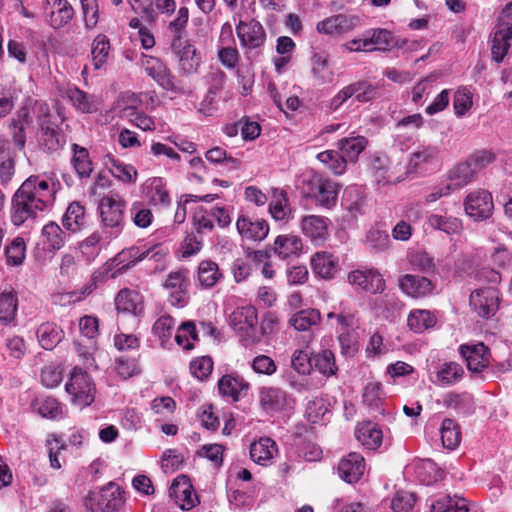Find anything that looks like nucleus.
<instances>
[{
  "label": "nucleus",
  "instance_id": "2",
  "mask_svg": "<svg viewBox=\"0 0 512 512\" xmlns=\"http://www.w3.org/2000/svg\"><path fill=\"white\" fill-rule=\"evenodd\" d=\"M39 125L38 143L47 152H55L65 144V136L59 126L52 121L49 106L45 103L39 104L37 116Z\"/></svg>",
  "mask_w": 512,
  "mask_h": 512
},
{
  "label": "nucleus",
  "instance_id": "29",
  "mask_svg": "<svg viewBox=\"0 0 512 512\" xmlns=\"http://www.w3.org/2000/svg\"><path fill=\"white\" fill-rule=\"evenodd\" d=\"M313 272L324 279H331L338 271V259L327 252H317L311 259Z\"/></svg>",
  "mask_w": 512,
  "mask_h": 512
},
{
  "label": "nucleus",
  "instance_id": "36",
  "mask_svg": "<svg viewBox=\"0 0 512 512\" xmlns=\"http://www.w3.org/2000/svg\"><path fill=\"white\" fill-rule=\"evenodd\" d=\"M436 317L429 310L417 309L410 312L407 325L415 333H422L436 324Z\"/></svg>",
  "mask_w": 512,
  "mask_h": 512
},
{
  "label": "nucleus",
  "instance_id": "8",
  "mask_svg": "<svg viewBox=\"0 0 512 512\" xmlns=\"http://www.w3.org/2000/svg\"><path fill=\"white\" fill-rule=\"evenodd\" d=\"M459 353L472 374H480L490 365L491 352L483 342L462 344L459 347Z\"/></svg>",
  "mask_w": 512,
  "mask_h": 512
},
{
  "label": "nucleus",
  "instance_id": "38",
  "mask_svg": "<svg viewBox=\"0 0 512 512\" xmlns=\"http://www.w3.org/2000/svg\"><path fill=\"white\" fill-rule=\"evenodd\" d=\"M72 164L80 178H89L92 171V161L90 160L89 151L78 144L72 145Z\"/></svg>",
  "mask_w": 512,
  "mask_h": 512
},
{
  "label": "nucleus",
  "instance_id": "50",
  "mask_svg": "<svg viewBox=\"0 0 512 512\" xmlns=\"http://www.w3.org/2000/svg\"><path fill=\"white\" fill-rule=\"evenodd\" d=\"M431 512H468V507L463 498L445 496L432 504Z\"/></svg>",
  "mask_w": 512,
  "mask_h": 512
},
{
  "label": "nucleus",
  "instance_id": "33",
  "mask_svg": "<svg viewBox=\"0 0 512 512\" xmlns=\"http://www.w3.org/2000/svg\"><path fill=\"white\" fill-rule=\"evenodd\" d=\"M223 275L220 272L219 266L212 260H203L199 263L197 271V279L203 288L214 287Z\"/></svg>",
  "mask_w": 512,
  "mask_h": 512
},
{
  "label": "nucleus",
  "instance_id": "55",
  "mask_svg": "<svg viewBox=\"0 0 512 512\" xmlns=\"http://www.w3.org/2000/svg\"><path fill=\"white\" fill-rule=\"evenodd\" d=\"M110 163V172L112 175L123 182H134L137 177V171L132 165L124 164L113 156H108Z\"/></svg>",
  "mask_w": 512,
  "mask_h": 512
},
{
  "label": "nucleus",
  "instance_id": "22",
  "mask_svg": "<svg viewBox=\"0 0 512 512\" xmlns=\"http://www.w3.org/2000/svg\"><path fill=\"white\" fill-rule=\"evenodd\" d=\"M303 250L300 237L293 234H283L276 237L273 251L279 258L287 260L297 258Z\"/></svg>",
  "mask_w": 512,
  "mask_h": 512
},
{
  "label": "nucleus",
  "instance_id": "3",
  "mask_svg": "<svg viewBox=\"0 0 512 512\" xmlns=\"http://www.w3.org/2000/svg\"><path fill=\"white\" fill-rule=\"evenodd\" d=\"M230 324L235 331L240 333L245 345H250L260 340L257 330V309L252 305L236 308L230 315Z\"/></svg>",
  "mask_w": 512,
  "mask_h": 512
},
{
  "label": "nucleus",
  "instance_id": "64",
  "mask_svg": "<svg viewBox=\"0 0 512 512\" xmlns=\"http://www.w3.org/2000/svg\"><path fill=\"white\" fill-rule=\"evenodd\" d=\"M213 370V361L209 356L196 358L190 363V371L199 380L206 379Z\"/></svg>",
  "mask_w": 512,
  "mask_h": 512
},
{
  "label": "nucleus",
  "instance_id": "27",
  "mask_svg": "<svg viewBox=\"0 0 512 512\" xmlns=\"http://www.w3.org/2000/svg\"><path fill=\"white\" fill-rule=\"evenodd\" d=\"M277 452L275 441L269 437H262L250 446L251 459L262 466H268Z\"/></svg>",
  "mask_w": 512,
  "mask_h": 512
},
{
  "label": "nucleus",
  "instance_id": "11",
  "mask_svg": "<svg viewBox=\"0 0 512 512\" xmlns=\"http://www.w3.org/2000/svg\"><path fill=\"white\" fill-rule=\"evenodd\" d=\"M163 286L170 291L168 300L171 305L183 307L187 304L189 281L186 270L180 269L170 272Z\"/></svg>",
  "mask_w": 512,
  "mask_h": 512
},
{
  "label": "nucleus",
  "instance_id": "54",
  "mask_svg": "<svg viewBox=\"0 0 512 512\" xmlns=\"http://www.w3.org/2000/svg\"><path fill=\"white\" fill-rule=\"evenodd\" d=\"M464 370L456 362L444 363L437 372L438 380L444 385H452L462 379Z\"/></svg>",
  "mask_w": 512,
  "mask_h": 512
},
{
  "label": "nucleus",
  "instance_id": "6",
  "mask_svg": "<svg viewBox=\"0 0 512 512\" xmlns=\"http://www.w3.org/2000/svg\"><path fill=\"white\" fill-rule=\"evenodd\" d=\"M98 209L102 223L105 227L114 229V233L121 232L124 221L125 201L118 195L104 196Z\"/></svg>",
  "mask_w": 512,
  "mask_h": 512
},
{
  "label": "nucleus",
  "instance_id": "53",
  "mask_svg": "<svg viewBox=\"0 0 512 512\" xmlns=\"http://www.w3.org/2000/svg\"><path fill=\"white\" fill-rule=\"evenodd\" d=\"M363 403L367 405L372 411L381 412L383 403V393L381 391V384L378 382L368 383L362 395Z\"/></svg>",
  "mask_w": 512,
  "mask_h": 512
},
{
  "label": "nucleus",
  "instance_id": "47",
  "mask_svg": "<svg viewBox=\"0 0 512 512\" xmlns=\"http://www.w3.org/2000/svg\"><path fill=\"white\" fill-rule=\"evenodd\" d=\"M354 96L359 102H369L381 96V85L363 80L352 83Z\"/></svg>",
  "mask_w": 512,
  "mask_h": 512
},
{
  "label": "nucleus",
  "instance_id": "14",
  "mask_svg": "<svg viewBox=\"0 0 512 512\" xmlns=\"http://www.w3.org/2000/svg\"><path fill=\"white\" fill-rule=\"evenodd\" d=\"M348 282L358 289L373 294L382 293L385 290V280L377 270H354L348 274Z\"/></svg>",
  "mask_w": 512,
  "mask_h": 512
},
{
  "label": "nucleus",
  "instance_id": "31",
  "mask_svg": "<svg viewBox=\"0 0 512 512\" xmlns=\"http://www.w3.org/2000/svg\"><path fill=\"white\" fill-rule=\"evenodd\" d=\"M355 436L361 445L369 450L380 447L383 439L382 431L371 422L360 424L356 429Z\"/></svg>",
  "mask_w": 512,
  "mask_h": 512
},
{
  "label": "nucleus",
  "instance_id": "26",
  "mask_svg": "<svg viewBox=\"0 0 512 512\" xmlns=\"http://www.w3.org/2000/svg\"><path fill=\"white\" fill-rule=\"evenodd\" d=\"M115 305L118 312L129 313L137 316L143 311V300L139 292L124 288L115 297Z\"/></svg>",
  "mask_w": 512,
  "mask_h": 512
},
{
  "label": "nucleus",
  "instance_id": "48",
  "mask_svg": "<svg viewBox=\"0 0 512 512\" xmlns=\"http://www.w3.org/2000/svg\"><path fill=\"white\" fill-rule=\"evenodd\" d=\"M370 169L375 182L378 185L395 183L394 178L389 174V160L386 157H374Z\"/></svg>",
  "mask_w": 512,
  "mask_h": 512
},
{
  "label": "nucleus",
  "instance_id": "21",
  "mask_svg": "<svg viewBox=\"0 0 512 512\" xmlns=\"http://www.w3.org/2000/svg\"><path fill=\"white\" fill-rule=\"evenodd\" d=\"M512 40V23L502 22L494 32L491 46L492 59L500 63L507 55Z\"/></svg>",
  "mask_w": 512,
  "mask_h": 512
},
{
  "label": "nucleus",
  "instance_id": "34",
  "mask_svg": "<svg viewBox=\"0 0 512 512\" xmlns=\"http://www.w3.org/2000/svg\"><path fill=\"white\" fill-rule=\"evenodd\" d=\"M17 294L14 289H5L0 293V323L8 325L14 321L17 313Z\"/></svg>",
  "mask_w": 512,
  "mask_h": 512
},
{
  "label": "nucleus",
  "instance_id": "32",
  "mask_svg": "<svg viewBox=\"0 0 512 512\" xmlns=\"http://www.w3.org/2000/svg\"><path fill=\"white\" fill-rule=\"evenodd\" d=\"M269 212L276 221H288L292 214L287 193L284 190L273 189Z\"/></svg>",
  "mask_w": 512,
  "mask_h": 512
},
{
  "label": "nucleus",
  "instance_id": "4",
  "mask_svg": "<svg viewBox=\"0 0 512 512\" xmlns=\"http://www.w3.org/2000/svg\"><path fill=\"white\" fill-rule=\"evenodd\" d=\"M65 389L72 402L80 407H86L94 401L95 386L87 372L81 368H73Z\"/></svg>",
  "mask_w": 512,
  "mask_h": 512
},
{
  "label": "nucleus",
  "instance_id": "61",
  "mask_svg": "<svg viewBox=\"0 0 512 512\" xmlns=\"http://www.w3.org/2000/svg\"><path fill=\"white\" fill-rule=\"evenodd\" d=\"M38 413L49 419H55L62 414L59 402L53 397H45L36 402Z\"/></svg>",
  "mask_w": 512,
  "mask_h": 512
},
{
  "label": "nucleus",
  "instance_id": "17",
  "mask_svg": "<svg viewBox=\"0 0 512 512\" xmlns=\"http://www.w3.org/2000/svg\"><path fill=\"white\" fill-rule=\"evenodd\" d=\"M170 494L175 497L176 503L182 510L192 509L198 501L190 479L186 475H180L173 481Z\"/></svg>",
  "mask_w": 512,
  "mask_h": 512
},
{
  "label": "nucleus",
  "instance_id": "59",
  "mask_svg": "<svg viewBox=\"0 0 512 512\" xmlns=\"http://www.w3.org/2000/svg\"><path fill=\"white\" fill-rule=\"evenodd\" d=\"M102 236L98 231L93 232L83 241L79 242L78 248L88 260L94 259L100 252Z\"/></svg>",
  "mask_w": 512,
  "mask_h": 512
},
{
  "label": "nucleus",
  "instance_id": "57",
  "mask_svg": "<svg viewBox=\"0 0 512 512\" xmlns=\"http://www.w3.org/2000/svg\"><path fill=\"white\" fill-rule=\"evenodd\" d=\"M175 326V320L169 315H163L156 320L153 325V333L161 340V344L165 345L172 336Z\"/></svg>",
  "mask_w": 512,
  "mask_h": 512
},
{
  "label": "nucleus",
  "instance_id": "28",
  "mask_svg": "<svg viewBox=\"0 0 512 512\" xmlns=\"http://www.w3.org/2000/svg\"><path fill=\"white\" fill-rule=\"evenodd\" d=\"M475 179L476 175L467 160L454 165L447 174V184L452 190L461 189Z\"/></svg>",
  "mask_w": 512,
  "mask_h": 512
},
{
  "label": "nucleus",
  "instance_id": "10",
  "mask_svg": "<svg viewBox=\"0 0 512 512\" xmlns=\"http://www.w3.org/2000/svg\"><path fill=\"white\" fill-rule=\"evenodd\" d=\"M171 49L178 58L179 68L184 74H193L198 71L201 57L196 48L186 39H172Z\"/></svg>",
  "mask_w": 512,
  "mask_h": 512
},
{
  "label": "nucleus",
  "instance_id": "20",
  "mask_svg": "<svg viewBox=\"0 0 512 512\" xmlns=\"http://www.w3.org/2000/svg\"><path fill=\"white\" fill-rule=\"evenodd\" d=\"M142 65L145 72L162 88L166 90H172L174 88L173 77L166 65L159 58L144 56Z\"/></svg>",
  "mask_w": 512,
  "mask_h": 512
},
{
  "label": "nucleus",
  "instance_id": "18",
  "mask_svg": "<svg viewBox=\"0 0 512 512\" xmlns=\"http://www.w3.org/2000/svg\"><path fill=\"white\" fill-rule=\"evenodd\" d=\"M399 288L412 298H423L433 292L435 284L426 277L406 274L399 279Z\"/></svg>",
  "mask_w": 512,
  "mask_h": 512
},
{
  "label": "nucleus",
  "instance_id": "44",
  "mask_svg": "<svg viewBox=\"0 0 512 512\" xmlns=\"http://www.w3.org/2000/svg\"><path fill=\"white\" fill-rule=\"evenodd\" d=\"M110 42L107 36L98 34L91 45L92 62L95 69L101 68L107 61Z\"/></svg>",
  "mask_w": 512,
  "mask_h": 512
},
{
  "label": "nucleus",
  "instance_id": "5",
  "mask_svg": "<svg viewBox=\"0 0 512 512\" xmlns=\"http://www.w3.org/2000/svg\"><path fill=\"white\" fill-rule=\"evenodd\" d=\"M123 503V493L114 483H109L97 493H89L85 498V506L91 512H116Z\"/></svg>",
  "mask_w": 512,
  "mask_h": 512
},
{
  "label": "nucleus",
  "instance_id": "1",
  "mask_svg": "<svg viewBox=\"0 0 512 512\" xmlns=\"http://www.w3.org/2000/svg\"><path fill=\"white\" fill-rule=\"evenodd\" d=\"M54 189L38 175L29 176L16 190L11 200L10 218L20 226L29 219H35L52 202Z\"/></svg>",
  "mask_w": 512,
  "mask_h": 512
},
{
  "label": "nucleus",
  "instance_id": "49",
  "mask_svg": "<svg viewBox=\"0 0 512 512\" xmlns=\"http://www.w3.org/2000/svg\"><path fill=\"white\" fill-rule=\"evenodd\" d=\"M45 243L53 250L62 248L66 241V234L56 222H49L42 229Z\"/></svg>",
  "mask_w": 512,
  "mask_h": 512
},
{
  "label": "nucleus",
  "instance_id": "24",
  "mask_svg": "<svg viewBox=\"0 0 512 512\" xmlns=\"http://www.w3.org/2000/svg\"><path fill=\"white\" fill-rule=\"evenodd\" d=\"M250 385L242 377L234 374H226L218 381L219 393L223 397L231 398L232 401H238L246 395Z\"/></svg>",
  "mask_w": 512,
  "mask_h": 512
},
{
  "label": "nucleus",
  "instance_id": "40",
  "mask_svg": "<svg viewBox=\"0 0 512 512\" xmlns=\"http://www.w3.org/2000/svg\"><path fill=\"white\" fill-rule=\"evenodd\" d=\"M62 330L53 323H43L37 329L39 344L46 350H52L62 339Z\"/></svg>",
  "mask_w": 512,
  "mask_h": 512
},
{
  "label": "nucleus",
  "instance_id": "58",
  "mask_svg": "<svg viewBox=\"0 0 512 512\" xmlns=\"http://www.w3.org/2000/svg\"><path fill=\"white\" fill-rule=\"evenodd\" d=\"M416 502L414 493L398 491L391 500L390 508L393 512H410Z\"/></svg>",
  "mask_w": 512,
  "mask_h": 512
},
{
  "label": "nucleus",
  "instance_id": "23",
  "mask_svg": "<svg viewBox=\"0 0 512 512\" xmlns=\"http://www.w3.org/2000/svg\"><path fill=\"white\" fill-rule=\"evenodd\" d=\"M239 234L248 240L262 241L269 233V225L265 220H252L247 216H240L236 222Z\"/></svg>",
  "mask_w": 512,
  "mask_h": 512
},
{
  "label": "nucleus",
  "instance_id": "9",
  "mask_svg": "<svg viewBox=\"0 0 512 512\" xmlns=\"http://www.w3.org/2000/svg\"><path fill=\"white\" fill-rule=\"evenodd\" d=\"M236 34L246 53L259 50L266 41V31L262 24L255 19L240 20L236 25Z\"/></svg>",
  "mask_w": 512,
  "mask_h": 512
},
{
  "label": "nucleus",
  "instance_id": "42",
  "mask_svg": "<svg viewBox=\"0 0 512 512\" xmlns=\"http://www.w3.org/2000/svg\"><path fill=\"white\" fill-rule=\"evenodd\" d=\"M441 441L445 448L455 449L461 441V431L458 424L450 418H446L442 422L440 429Z\"/></svg>",
  "mask_w": 512,
  "mask_h": 512
},
{
  "label": "nucleus",
  "instance_id": "30",
  "mask_svg": "<svg viewBox=\"0 0 512 512\" xmlns=\"http://www.w3.org/2000/svg\"><path fill=\"white\" fill-rule=\"evenodd\" d=\"M66 97L73 107L81 113H94L98 109L95 96L77 87L68 88Z\"/></svg>",
  "mask_w": 512,
  "mask_h": 512
},
{
  "label": "nucleus",
  "instance_id": "60",
  "mask_svg": "<svg viewBox=\"0 0 512 512\" xmlns=\"http://www.w3.org/2000/svg\"><path fill=\"white\" fill-rule=\"evenodd\" d=\"M312 370L311 355L302 350H296L291 358V371L296 372L299 376H306Z\"/></svg>",
  "mask_w": 512,
  "mask_h": 512
},
{
  "label": "nucleus",
  "instance_id": "13",
  "mask_svg": "<svg viewBox=\"0 0 512 512\" xmlns=\"http://www.w3.org/2000/svg\"><path fill=\"white\" fill-rule=\"evenodd\" d=\"M470 305L479 316L488 319L499 308V292L493 287L476 290L470 295Z\"/></svg>",
  "mask_w": 512,
  "mask_h": 512
},
{
  "label": "nucleus",
  "instance_id": "35",
  "mask_svg": "<svg viewBox=\"0 0 512 512\" xmlns=\"http://www.w3.org/2000/svg\"><path fill=\"white\" fill-rule=\"evenodd\" d=\"M367 144L368 141L364 136H355L340 139L337 146L348 162H355Z\"/></svg>",
  "mask_w": 512,
  "mask_h": 512
},
{
  "label": "nucleus",
  "instance_id": "63",
  "mask_svg": "<svg viewBox=\"0 0 512 512\" xmlns=\"http://www.w3.org/2000/svg\"><path fill=\"white\" fill-rule=\"evenodd\" d=\"M124 115L129 118V121L143 131H152L155 129L153 119L141 112L136 111L132 107L124 109Z\"/></svg>",
  "mask_w": 512,
  "mask_h": 512
},
{
  "label": "nucleus",
  "instance_id": "16",
  "mask_svg": "<svg viewBox=\"0 0 512 512\" xmlns=\"http://www.w3.org/2000/svg\"><path fill=\"white\" fill-rule=\"evenodd\" d=\"M259 402L265 412L273 414L285 410L290 404V397L281 388L262 387L259 390Z\"/></svg>",
  "mask_w": 512,
  "mask_h": 512
},
{
  "label": "nucleus",
  "instance_id": "62",
  "mask_svg": "<svg viewBox=\"0 0 512 512\" xmlns=\"http://www.w3.org/2000/svg\"><path fill=\"white\" fill-rule=\"evenodd\" d=\"M148 194L153 204L169 205L170 196L164 188L161 178H154L149 186Z\"/></svg>",
  "mask_w": 512,
  "mask_h": 512
},
{
  "label": "nucleus",
  "instance_id": "56",
  "mask_svg": "<svg viewBox=\"0 0 512 512\" xmlns=\"http://www.w3.org/2000/svg\"><path fill=\"white\" fill-rule=\"evenodd\" d=\"M198 340L196 328L193 322H183L177 330L175 335V341L184 350L193 349L194 345L192 341Z\"/></svg>",
  "mask_w": 512,
  "mask_h": 512
},
{
  "label": "nucleus",
  "instance_id": "12",
  "mask_svg": "<svg viewBox=\"0 0 512 512\" xmlns=\"http://www.w3.org/2000/svg\"><path fill=\"white\" fill-rule=\"evenodd\" d=\"M167 255V251L164 250L161 246H154L152 248L146 249L143 252H140L138 248H130L128 250H123L118 253L113 262L115 263L117 271L126 270L137 262L149 258L154 259L155 261L162 260Z\"/></svg>",
  "mask_w": 512,
  "mask_h": 512
},
{
  "label": "nucleus",
  "instance_id": "45",
  "mask_svg": "<svg viewBox=\"0 0 512 512\" xmlns=\"http://www.w3.org/2000/svg\"><path fill=\"white\" fill-rule=\"evenodd\" d=\"M317 159L326 165L335 175H341L345 172L348 161L341 152L326 150L317 155Z\"/></svg>",
  "mask_w": 512,
  "mask_h": 512
},
{
  "label": "nucleus",
  "instance_id": "52",
  "mask_svg": "<svg viewBox=\"0 0 512 512\" xmlns=\"http://www.w3.org/2000/svg\"><path fill=\"white\" fill-rule=\"evenodd\" d=\"M428 224L433 229L441 230L447 234L458 233L461 229V222L459 219L438 214L430 215L428 218Z\"/></svg>",
  "mask_w": 512,
  "mask_h": 512
},
{
  "label": "nucleus",
  "instance_id": "7",
  "mask_svg": "<svg viewBox=\"0 0 512 512\" xmlns=\"http://www.w3.org/2000/svg\"><path fill=\"white\" fill-rule=\"evenodd\" d=\"M466 214L474 221L490 218L494 210V202L489 191L477 189L470 192L463 202Z\"/></svg>",
  "mask_w": 512,
  "mask_h": 512
},
{
  "label": "nucleus",
  "instance_id": "15",
  "mask_svg": "<svg viewBox=\"0 0 512 512\" xmlns=\"http://www.w3.org/2000/svg\"><path fill=\"white\" fill-rule=\"evenodd\" d=\"M43 9L54 29L67 25L74 15L73 7L67 0H44Z\"/></svg>",
  "mask_w": 512,
  "mask_h": 512
},
{
  "label": "nucleus",
  "instance_id": "43",
  "mask_svg": "<svg viewBox=\"0 0 512 512\" xmlns=\"http://www.w3.org/2000/svg\"><path fill=\"white\" fill-rule=\"evenodd\" d=\"M321 315L316 309H305L295 313L289 320L298 331H306L320 323Z\"/></svg>",
  "mask_w": 512,
  "mask_h": 512
},
{
  "label": "nucleus",
  "instance_id": "41",
  "mask_svg": "<svg viewBox=\"0 0 512 512\" xmlns=\"http://www.w3.org/2000/svg\"><path fill=\"white\" fill-rule=\"evenodd\" d=\"M312 369H316L324 376H332L337 372L334 354L330 350H322L311 354Z\"/></svg>",
  "mask_w": 512,
  "mask_h": 512
},
{
  "label": "nucleus",
  "instance_id": "37",
  "mask_svg": "<svg viewBox=\"0 0 512 512\" xmlns=\"http://www.w3.org/2000/svg\"><path fill=\"white\" fill-rule=\"evenodd\" d=\"M439 155V148L434 145H423L418 147L411 156L409 161V166L418 171L423 169L426 165L432 164Z\"/></svg>",
  "mask_w": 512,
  "mask_h": 512
},
{
  "label": "nucleus",
  "instance_id": "25",
  "mask_svg": "<svg viewBox=\"0 0 512 512\" xmlns=\"http://www.w3.org/2000/svg\"><path fill=\"white\" fill-rule=\"evenodd\" d=\"M302 232L314 243L325 241L328 234V219L318 215L304 216L301 220Z\"/></svg>",
  "mask_w": 512,
  "mask_h": 512
},
{
  "label": "nucleus",
  "instance_id": "39",
  "mask_svg": "<svg viewBox=\"0 0 512 512\" xmlns=\"http://www.w3.org/2000/svg\"><path fill=\"white\" fill-rule=\"evenodd\" d=\"M85 208L79 202H72L63 216L62 223L66 230L73 233L84 227Z\"/></svg>",
  "mask_w": 512,
  "mask_h": 512
},
{
  "label": "nucleus",
  "instance_id": "51",
  "mask_svg": "<svg viewBox=\"0 0 512 512\" xmlns=\"http://www.w3.org/2000/svg\"><path fill=\"white\" fill-rule=\"evenodd\" d=\"M26 245L21 237L14 238L5 247L6 263L12 266H19L25 259Z\"/></svg>",
  "mask_w": 512,
  "mask_h": 512
},
{
  "label": "nucleus",
  "instance_id": "19",
  "mask_svg": "<svg viewBox=\"0 0 512 512\" xmlns=\"http://www.w3.org/2000/svg\"><path fill=\"white\" fill-rule=\"evenodd\" d=\"M365 471L364 457L357 453L351 452L347 457L343 458L338 465V473L341 479L348 483L357 482Z\"/></svg>",
  "mask_w": 512,
  "mask_h": 512
},
{
  "label": "nucleus",
  "instance_id": "46",
  "mask_svg": "<svg viewBox=\"0 0 512 512\" xmlns=\"http://www.w3.org/2000/svg\"><path fill=\"white\" fill-rule=\"evenodd\" d=\"M338 190V184L329 179H325L319 193H316L313 199L317 205L324 208H331L335 206L337 202Z\"/></svg>",
  "mask_w": 512,
  "mask_h": 512
}]
</instances>
